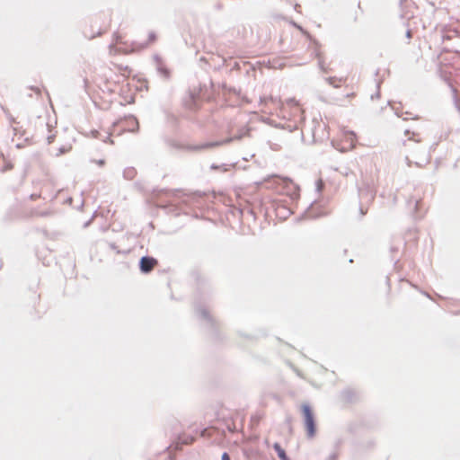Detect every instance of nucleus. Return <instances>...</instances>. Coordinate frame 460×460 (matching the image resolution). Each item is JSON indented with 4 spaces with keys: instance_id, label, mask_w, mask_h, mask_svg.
I'll use <instances>...</instances> for the list:
<instances>
[{
    "instance_id": "obj_18",
    "label": "nucleus",
    "mask_w": 460,
    "mask_h": 460,
    "mask_svg": "<svg viewBox=\"0 0 460 460\" xmlns=\"http://www.w3.org/2000/svg\"><path fill=\"white\" fill-rule=\"evenodd\" d=\"M96 163H97L99 165H102V164H104V161H103V160L97 161Z\"/></svg>"
},
{
    "instance_id": "obj_1",
    "label": "nucleus",
    "mask_w": 460,
    "mask_h": 460,
    "mask_svg": "<svg viewBox=\"0 0 460 460\" xmlns=\"http://www.w3.org/2000/svg\"><path fill=\"white\" fill-rule=\"evenodd\" d=\"M131 75V69L128 66H121L114 65L113 68H110L105 72L103 78L99 83V88L103 94L108 96L119 93Z\"/></svg>"
},
{
    "instance_id": "obj_13",
    "label": "nucleus",
    "mask_w": 460,
    "mask_h": 460,
    "mask_svg": "<svg viewBox=\"0 0 460 460\" xmlns=\"http://www.w3.org/2000/svg\"><path fill=\"white\" fill-rule=\"evenodd\" d=\"M328 83L335 88H339L341 86L349 87L347 83V78H337V77H330L327 79Z\"/></svg>"
},
{
    "instance_id": "obj_6",
    "label": "nucleus",
    "mask_w": 460,
    "mask_h": 460,
    "mask_svg": "<svg viewBox=\"0 0 460 460\" xmlns=\"http://www.w3.org/2000/svg\"><path fill=\"white\" fill-rule=\"evenodd\" d=\"M301 410L304 415L306 435L309 438H313L316 434V427L313 411L308 404H303L301 406Z\"/></svg>"
},
{
    "instance_id": "obj_8",
    "label": "nucleus",
    "mask_w": 460,
    "mask_h": 460,
    "mask_svg": "<svg viewBox=\"0 0 460 460\" xmlns=\"http://www.w3.org/2000/svg\"><path fill=\"white\" fill-rule=\"evenodd\" d=\"M158 265V261L153 257H142L139 262L140 270L143 273H149Z\"/></svg>"
},
{
    "instance_id": "obj_12",
    "label": "nucleus",
    "mask_w": 460,
    "mask_h": 460,
    "mask_svg": "<svg viewBox=\"0 0 460 460\" xmlns=\"http://www.w3.org/2000/svg\"><path fill=\"white\" fill-rule=\"evenodd\" d=\"M121 123H125L128 126V130L129 131H135L138 128V121L133 116L125 118V119L122 120Z\"/></svg>"
},
{
    "instance_id": "obj_14",
    "label": "nucleus",
    "mask_w": 460,
    "mask_h": 460,
    "mask_svg": "<svg viewBox=\"0 0 460 460\" xmlns=\"http://www.w3.org/2000/svg\"><path fill=\"white\" fill-rule=\"evenodd\" d=\"M273 447H274L275 451L277 452L278 456L281 460H289L285 450L281 447V446L279 443H275Z\"/></svg>"
},
{
    "instance_id": "obj_4",
    "label": "nucleus",
    "mask_w": 460,
    "mask_h": 460,
    "mask_svg": "<svg viewBox=\"0 0 460 460\" xmlns=\"http://www.w3.org/2000/svg\"><path fill=\"white\" fill-rule=\"evenodd\" d=\"M132 46V41H128L127 40L126 33L120 31H117L113 34L112 44L111 46V53H123V54H131L132 52H126L125 49L127 48H130Z\"/></svg>"
},
{
    "instance_id": "obj_11",
    "label": "nucleus",
    "mask_w": 460,
    "mask_h": 460,
    "mask_svg": "<svg viewBox=\"0 0 460 460\" xmlns=\"http://www.w3.org/2000/svg\"><path fill=\"white\" fill-rule=\"evenodd\" d=\"M357 96V91L355 87L352 85L346 95L341 100L342 105H347L352 102L353 99H355Z\"/></svg>"
},
{
    "instance_id": "obj_2",
    "label": "nucleus",
    "mask_w": 460,
    "mask_h": 460,
    "mask_svg": "<svg viewBox=\"0 0 460 460\" xmlns=\"http://www.w3.org/2000/svg\"><path fill=\"white\" fill-rule=\"evenodd\" d=\"M158 35L156 31L148 30L144 33L137 36V39L132 40V46L125 49L126 52H138L141 51L157 41Z\"/></svg>"
},
{
    "instance_id": "obj_10",
    "label": "nucleus",
    "mask_w": 460,
    "mask_h": 460,
    "mask_svg": "<svg viewBox=\"0 0 460 460\" xmlns=\"http://www.w3.org/2000/svg\"><path fill=\"white\" fill-rule=\"evenodd\" d=\"M410 205H413L414 213L420 216L423 210L424 204L420 198H411L409 201Z\"/></svg>"
},
{
    "instance_id": "obj_9",
    "label": "nucleus",
    "mask_w": 460,
    "mask_h": 460,
    "mask_svg": "<svg viewBox=\"0 0 460 460\" xmlns=\"http://www.w3.org/2000/svg\"><path fill=\"white\" fill-rule=\"evenodd\" d=\"M13 169V163L4 154H0V171L5 172Z\"/></svg>"
},
{
    "instance_id": "obj_19",
    "label": "nucleus",
    "mask_w": 460,
    "mask_h": 460,
    "mask_svg": "<svg viewBox=\"0 0 460 460\" xmlns=\"http://www.w3.org/2000/svg\"><path fill=\"white\" fill-rule=\"evenodd\" d=\"M217 144H215V146H217ZM206 146H207V147L214 146V144L207 145Z\"/></svg>"
},
{
    "instance_id": "obj_5",
    "label": "nucleus",
    "mask_w": 460,
    "mask_h": 460,
    "mask_svg": "<svg viewBox=\"0 0 460 460\" xmlns=\"http://www.w3.org/2000/svg\"><path fill=\"white\" fill-rule=\"evenodd\" d=\"M109 28V23L101 24V22L95 19L84 26L83 32L85 38L92 40L106 32Z\"/></svg>"
},
{
    "instance_id": "obj_3",
    "label": "nucleus",
    "mask_w": 460,
    "mask_h": 460,
    "mask_svg": "<svg viewBox=\"0 0 460 460\" xmlns=\"http://www.w3.org/2000/svg\"><path fill=\"white\" fill-rule=\"evenodd\" d=\"M357 136L353 131L341 128L337 140V147L341 152H348L355 148Z\"/></svg>"
},
{
    "instance_id": "obj_16",
    "label": "nucleus",
    "mask_w": 460,
    "mask_h": 460,
    "mask_svg": "<svg viewBox=\"0 0 460 460\" xmlns=\"http://www.w3.org/2000/svg\"><path fill=\"white\" fill-rule=\"evenodd\" d=\"M221 460H231V459H230V456H229V455L227 453H224L222 455V459Z\"/></svg>"
},
{
    "instance_id": "obj_7",
    "label": "nucleus",
    "mask_w": 460,
    "mask_h": 460,
    "mask_svg": "<svg viewBox=\"0 0 460 460\" xmlns=\"http://www.w3.org/2000/svg\"><path fill=\"white\" fill-rule=\"evenodd\" d=\"M278 191L282 194L296 199L298 196L297 186L290 180L279 179L278 180Z\"/></svg>"
},
{
    "instance_id": "obj_17",
    "label": "nucleus",
    "mask_w": 460,
    "mask_h": 460,
    "mask_svg": "<svg viewBox=\"0 0 460 460\" xmlns=\"http://www.w3.org/2000/svg\"><path fill=\"white\" fill-rule=\"evenodd\" d=\"M40 194H31V199L32 200H36L37 199H40Z\"/></svg>"
},
{
    "instance_id": "obj_15",
    "label": "nucleus",
    "mask_w": 460,
    "mask_h": 460,
    "mask_svg": "<svg viewBox=\"0 0 460 460\" xmlns=\"http://www.w3.org/2000/svg\"><path fill=\"white\" fill-rule=\"evenodd\" d=\"M31 90L36 93V94L40 95L41 90L40 87H31Z\"/></svg>"
}]
</instances>
